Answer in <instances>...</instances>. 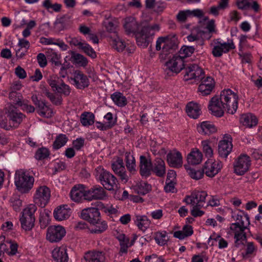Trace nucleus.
<instances>
[{
    "label": "nucleus",
    "mask_w": 262,
    "mask_h": 262,
    "mask_svg": "<svg viewBox=\"0 0 262 262\" xmlns=\"http://www.w3.org/2000/svg\"><path fill=\"white\" fill-rule=\"evenodd\" d=\"M124 28L127 34L135 35L137 45L144 48L148 46L156 33L160 30L159 24L142 23L139 25L136 20L131 17L125 19Z\"/></svg>",
    "instance_id": "f257e3e1"
},
{
    "label": "nucleus",
    "mask_w": 262,
    "mask_h": 262,
    "mask_svg": "<svg viewBox=\"0 0 262 262\" xmlns=\"http://www.w3.org/2000/svg\"><path fill=\"white\" fill-rule=\"evenodd\" d=\"M238 96L230 89L223 90L220 97L217 96L211 98L209 105V109L212 114L216 117L223 116L224 111L234 114L238 107Z\"/></svg>",
    "instance_id": "f03ea898"
},
{
    "label": "nucleus",
    "mask_w": 262,
    "mask_h": 262,
    "mask_svg": "<svg viewBox=\"0 0 262 262\" xmlns=\"http://www.w3.org/2000/svg\"><path fill=\"white\" fill-rule=\"evenodd\" d=\"M179 41L175 34H170L166 36L159 37L156 41V49L157 51L162 49L160 57L165 59L168 53L178 48Z\"/></svg>",
    "instance_id": "7ed1b4c3"
},
{
    "label": "nucleus",
    "mask_w": 262,
    "mask_h": 262,
    "mask_svg": "<svg viewBox=\"0 0 262 262\" xmlns=\"http://www.w3.org/2000/svg\"><path fill=\"white\" fill-rule=\"evenodd\" d=\"M34 178L24 169L15 172L14 183L17 190L21 193H28L33 186Z\"/></svg>",
    "instance_id": "20e7f679"
},
{
    "label": "nucleus",
    "mask_w": 262,
    "mask_h": 262,
    "mask_svg": "<svg viewBox=\"0 0 262 262\" xmlns=\"http://www.w3.org/2000/svg\"><path fill=\"white\" fill-rule=\"evenodd\" d=\"M247 226L244 225V221L236 222L230 225L228 233L233 236L234 239V247L239 248L244 245L247 239V235L245 232Z\"/></svg>",
    "instance_id": "39448f33"
},
{
    "label": "nucleus",
    "mask_w": 262,
    "mask_h": 262,
    "mask_svg": "<svg viewBox=\"0 0 262 262\" xmlns=\"http://www.w3.org/2000/svg\"><path fill=\"white\" fill-rule=\"evenodd\" d=\"M34 204H30L23 210L22 216L20 219L21 226L26 231L31 230L34 226L35 218L34 213L37 210Z\"/></svg>",
    "instance_id": "423d86ee"
},
{
    "label": "nucleus",
    "mask_w": 262,
    "mask_h": 262,
    "mask_svg": "<svg viewBox=\"0 0 262 262\" xmlns=\"http://www.w3.org/2000/svg\"><path fill=\"white\" fill-rule=\"evenodd\" d=\"M210 45L212 47V54L215 57H220L224 53H227L230 50L235 48L232 39L224 42L220 38L215 39L212 41Z\"/></svg>",
    "instance_id": "0eeeda50"
},
{
    "label": "nucleus",
    "mask_w": 262,
    "mask_h": 262,
    "mask_svg": "<svg viewBox=\"0 0 262 262\" xmlns=\"http://www.w3.org/2000/svg\"><path fill=\"white\" fill-rule=\"evenodd\" d=\"M183 70V79L184 81L190 80H200L205 75L203 69L198 64L192 63L188 65L183 64L181 71Z\"/></svg>",
    "instance_id": "6e6552de"
},
{
    "label": "nucleus",
    "mask_w": 262,
    "mask_h": 262,
    "mask_svg": "<svg viewBox=\"0 0 262 262\" xmlns=\"http://www.w3.org/2000/svg\"><path fill=\"white\" fill-rule=\"evenodd\" d=\"M251 165L250 157L246 154H241L234 159L233 171L236 175H244L249 170Z\"/></svg>",
    "instance_id": "1a4fd4ad"
},
{
    "label": "nucleus",
    "mask_w": 262,
    "mask_h": 262,
    "mask_svg": "<svg viewBox=\"0 0 262 262\" xmlns=\"http://www.w3.org/2000/svg\"><path fill=\"white\" fill-rule=\"evenodd\" d=\"M208 196L205 191H194L190 195H187L183 199V202L187 205H194L197 206L205 207L206 199Z\"/></svg>",
    "instance_id": "9d476101"
},
{
    "label": "nucleus",
    "mask_w": 262,
    "mask_h": 262,
    "mask_svg": "<svg viewBox=\"0 0 262 262\" xmlns=\"http://www.w3.org/2000/svg\"><path fill=\"white\" fill-rule=\"evenodd\" d=\"M51 196L50 189L46 186L38 187L33 196L34 202L38 206L43 207L49 202Z\"/></svg>",
    "instance_id": "9b49d317"
},
{
    "label": "nucleus",
    "mask_w": 262,
    "mask_h": 262,
    "mask_svg": "<svg viewBox=\"0 0 262 262\" xmlns=\"http://www.w3.org/2000/svg\"><path fill=\"white\" fill-rule=\"evenodd\" d=\"M99 180L105 189L111 191L117 188V180L110 172L102 169L99 172Z\"/></svg>",
    "instance_id": "f8f14e48"
},
{
    "label": "nucleus",
    "mask_w": 262,
    "mask_h": 262,
    "mask_svg": "<svg viewBox=\"0 0 262 262\" xmlns=\"http://www.w3.org/2000/svg\"><path fill=\"white\" fill-rule=\"evenodd\" d=\"M66 231L61 226H51L47 230L46 239L50 243H57L65 236Z\"/></svg>",
    "instance_id": "ddd939ff"
},
{
    "label": "nucleus",
    "mask_w": 262,
    "mask_h": 262,
    "mask_svg": "<svg viewBox=\"0 0 262 262\" xmlns=\"http://www.w3.org/2000/svg\"><path fill=\"white\" fill-rule=\"evenodd\" d=\"M222 167L220 161L210 159L205 162L203 169L207 177L213 178L220 171Z\"/></svg>",
    "instance_id": "4468645a"
},
{
    "label": "nucleus",
    "mask_w": 262,
    "mask_h": 262,
    "mask_svg": "<svg viewBox=\"0 0 262 262\" xmlns=\"http://www.w3.org/2000/svg\"><path fill=\"white\" fill-rule=\"evenodd\" d=\"M201 81L198 87V92L200 94L203 96H207L211 94L215 86V81L211 76L205 77V75L200 78Z\"/></svg>",
    "instance_id": "2eb2a0df"
},
{
    "label": "nucleus",
    "mask_w": 262,
    "mask_h": 262,
    "mask_svg": "<svg viewBox=\"0 0 262 262\" xmlns=\"http://www.w3.org/2000/svg\"><path fill=\"white\" fill-rule=\"evenodd\" d=\"M104 189L99 185H95L86 191L85 200L91 201L95 200H103L107 198Z\"/></svg>",
    "instance_id": "dca6fc26"
},
{
    "label": "nucleus",
    "mask_w": 262,
    "mask_h": 262,
    "mask_svg": "<svg viewBox=\"0 0 262 262\" xmlns=\"http://www.w3.org/2000/svg\"><path fill=\"white\" fill-rule=\"evenodd\" d=\"M233 145L230 136H224L218 145V153L221 158H226L232 151Z\"/></svg>",
    "instance_id": "f3484780"
},
{
    "label": "nucleus",
    "mask_w": 262,
    "mask_h": 262,
    "mask_svg": "<svg viewBox=\"0 0 262 262\" xmlns=\"http://www.w3.org/2000/svg\"><path fill=\"white\" fill-rule=\"evenodd\" d=\"M81 217L85 221H87L91 224L96 223L100 217V213L98 209L91 207L83 209L80 214Z\"/></svg>",
    "instance_id": "a211bd4d"
},
{
    "label": "nucleus",
    "mask_w": 262,
    "mask_h": 262,
    "mask_svg": "<svg viewBox=\"0 0 262 262\" xmlns=\"http://www.w3.org/2000/svg\"><path fill=\"white\" fill-rule=\"evenodd\" d=\"M73 78L71 79L74 81V85L78 89H83L89 85V80L86 75L81 71L76 70L73 73Z\"/></svg>",
    "instance_id": "6ab92c4d"
},
{
    "label": "nucleus",
    "mask_w": 262,
    "mask_h": 262,
    "mask_svg": "<svg viewBox=\"0 0 262 262\" xmlns=\"http://www.w3.org/2000/svg\"><path fill=\"white\" fill-rule=\"evenodd\" d=\"M8 117L13 125L17 127L26 116L20 112L14 106L11 105L8 109Z\"/></svg>",
    "instance_id": "aec40b11"
},
{
    "label": "nucleus",
    "mask_w": 262,
    "mask_h": 262,
    "mask_svg": "<svg viewBox=\"0 0 262 262\" xmlns=\"http://www.w3.org/2000/svg\"><path fill=\"white\" fill-rule=\"evenodd\" d=\"M112 168L114 172L117 174L124 183L128 180V177L126 174L125 168L124 166L123 160L118 158L112 164Z\"/></svg>",
    "instance_id": "412c9836"
},
{
    "label": "nucleus",
    "mask_w": 262,
    "mask_h": 262,
    "mask_svg": "<svg viewBox=\"0 0 262 262\" xmlns=\"http://www.w3.org/2000/svg\"><path fill=\"white\" fill-rule=\"evenodd\" d=\"M152 171V164L150 159L144 156L140 157V173L142 177H147Z\"/></svg>",
    "instance_id": "4be33fe9"
},
{
    "label": "nucleus",
    "mask_w": 262,
    "mask_h": 262,
    "mask_svg": "<svg viewBox=\"0 0 262 262\" xmlns=\"http://www.w3.org/2000/svg\"><path fill=\"white\" fill-rule=\"evenodd\" d=\"M108 38L111 47L118 52H122L126 47L125 42L116 32L110 34Z\"/></svg>",
    "instance_id": "5701e85b"
},
{
    "label": "nucleus",
    "mask_w": 262,
    "mask_h": 262,
    "mask_svg": "<svg viewBox=\"0 0 262 262\" xmlns=\"http://www.w3.org/2000/svg\"><path fill=\"white\" fill-rule=\"evenodd\" d=\"M105 254L102 251H89L85 254L81 262H104Z\"/></svg>",
    "instance_id": "b1692460"
},
{
    "label": "nucleus",
    "mask_w": 262,
    "mask_h": 262,
    "mask_svg": "<svg viewBox=\"0 0 262 262\" xmlns=\"http://www.w3.org/2000/svg\"><path fill=\"white\" fill-rule=\"evenodd\" d=\"M86 191L84 189L83 185L74 186L70 192L71 199L76 202H80L83 200H85Z\"/></svg>",
    "instance_id": "393cba45"
},
{
    "label": "nucleus",
    "mask_w": 262,
    "mask_h": 262,
    "mask_svg": "<svg viewBox=\"0 0 262 262\" xmlns=\"http://www.w3.org/2000/svg\"><path fill=\"white\" fill-rule=\"evenodd\" d=\"M245 241L244 251L242 253L243 258L248 259L254 257L258 250L257 245L253 242H247V240Z\"/></svg>",
    "instance_id": "a878e982"
},
{
    "label": "nucleus",
    "mask_w": 262,
    "mask_h": 262,
    "mask_svg": "<svg viewBox=\"0 0 262 262\" xmlns=\"http://www.w3.org/2000/svg\"><path fill=\"white\" fill-rule=\"evenodd\" d=\"M108 228V224L106 221L101 218L96 223L91 224L89 230L91 233L99 234L105 231Z\"/></svg>",
    "instance_id": "bb28decb"
},
{
    "label": "nucleus",
    "mask_w": 262,
    "mask_h": 262,
    "mask_svg": "<svg viewBox=\"0 0 262 262\" xmlns=\"http://www.w3.org/2000/svg\"><path fill=\"white\" fill-rule=\"evenodd\" d=\"M180 51L178 52L175 54L172 59L167 61L165 63V67H166L165 70L169 71L178 74L180 72V69L178 67V64L180 61Z\"/></svg>",
    "instance_id": "cd10ccee"
},
{
    "label": "nucleus",
    "mask_w": 262,
    "mask_h": 262,
    "mask_svg": "<svg viewBox=\"0 0 262 262\" xmlns=\"http://www.w3.org/2000/svg\"><path fill=\"white\" fill-rule=\"evenodd\" d=\"M187 115L193 118L197 119L201 114V109L198 103L193 101L189 102L186 106Z\"/></svg>",
    "instance_id": "c85d7f7f"
},
{
    "label": "nucleus",
    "mask_w": 262,
    "mask_h": 262,
    "mask_svg": "<svg viewBox=\"0 0 262 262\" xmlns=\"http://www.w3.org/2000/svg\"><path fill=\"white\" fill-rule=\"evenodd\" d=\"M52 255L57 262H68L69 259L67 250L63 246L55 248L52 252Z\"/></svg>",
    "instance_id": "c756f323"
},
{
    "label": "nucleus",
    "mask_w": 262,
    "mask_h": 262,
    "mask_svg": "<svg viewBox=\"0 0 262 262\" xmlns=\"http://www.w3.org/2000/svg\"><path fill=\"white\" fill-rule=\"evenodd\" d=\"M198 132L202 135H210L216 131L214 125L209 121H203L197 126Z\"/></svg>",
    "instance_id": "7c9ffc66"
},
{
    "label": "nucleus",
    "mask_w": 262,
    "mask_h": 262,
    "mask_svg": "<svg viewBox=\"0 0 262 262\" xmlns=\"http://www.w3.org/2000/svg\"><path fill=\"white\" fill-rule=\"evenodd\" d=\"M152 171L159 177H163L166 173V167L164 161L161 158H156L152 166Z\"/></svg>",
    "instance_id": "2f4dec72"
},
{
    "label": "nucleus",
    "mask_w": 262,
    "mask_h": 262,
    "mask_svg": "<svg viewBox=\"0 0 262 262\" xmlns=\"http://www.w3.org/2000/svg\"><path fill=\"white\" fill-rule=\"evenodd\" d=\"M256 117L251 113L243 114L240 118V122L243 125L251 128L257 123Z\"/></svg>",
    "instance_id": "473e14b6"
},
{
    "label": "nucleus",
    "mask_w": 262,
    "mask_h": 262,
    "mask_svg": "<svg viewBox=\"0 0 262 262\" xmlns=\"http://www.w3.org/2000/svg\"><path fill=\"white\" fill-rule=\"evenodd\" d=\"M167 162L172 167H178L180 164V153L175 150L169 152L167 155Z\"/></svg>",
    "instance_id": "72a5a7b5"
},
{
    "label": "nucleus",
    "mask_w": 262,
    "mask_h": 262,
    "mask_svg": "<svg viewBox=\"0 0 262 262\" xmlns=\"http://www.w3.org/2000/svg\"><path fill=\"white\" fill-rule=\"evenodd\" d=\"M203 160V155L199 150H192L187 156V160L189 164L196 165L200 164Z\"/></svg>",
    "instance_id": "f704fd0d"
},
{
    "label": "nucleus",
    "mask_w": 262,
    "mask_h": 262,
    "mask_svg": "<svg viewBox=\"0 0 262 262\" xmlns=\"http://www.w3.org/2000/svg\"><path fill=\"white\" fill-rule=\"evenodd\" d=\"M70 210L60 206L55 210L54 216L56 220L62 221L68 219L70 216Z\"/></svg>",
    "instance_id": "c9c22d12"
},
{
    "label": "nucleus",
    "mask_w": 262,
    "mask_h": 262,
    "mask_svg": "<svg viewBox=\"0 0 262 262\" xmlns=\"http://www.w3.org/2000/svg\"><path fill=\"white\" fill-rule=\"evenodd\" d=\"M135 223L139 229L145 231L149 226L150 221L145 215H136Z\"/></svg>",
    "instance_id": "e433bc0d"
},
{
    "label": "nucleus",
    "mask_w": 262,
    "mask_h": 262,
    "mask_svg": "<svg viewBox=\"0 0 262 262\" xmlns=\"http://www.w3.org/2000/svg\"><path fill=\"white\" fill-rule=\"evenodd\" d=\"M185 169L188 174L193 179L198 180L202 179L205 173L203 170H195L190 167L189 165H185Z\"/></svg>",
    "instance_id": "4c0bfd02"
},
{
    "label": "nucleus",
    "mask_w": 262,
    "mask_h": 262,
    "mask_svg": "<svg viewBox=\"0 0 262 262\" xmlns=\"http://www.w3.org/2000/svg\"><path fill=\"white\" fill-rule=\"evenodd\" d=\"M95 116L91 112H84L81 115L80 122L83 126H89L94 123Z\"/></svg>",
    "instance_id": "58836bf2"
},
{
    "label": "nucleus",
    "mask_w": 262,
    "mask_h": 262,
    "mask_svg": "<svg viewBox=\"0 0 262 262\" xmlns=\"http://www.w3.org/2000/svg\"><path fill=\"white\" fill-rule=\"evenodd\" d=\"M111 98L114 102L119 106L122 107L127 104V100L121 93H114L111 95Z\"/></svg>",
    "instance_id": "ea45409f"
},
{
    "label": "nucleus",
    "mask_w": 262,
    "mask_h": 262,
    "mask_svg": "<svg viewBox=\"0 0 262 262\" xmlns=\"http://www.w3.org/2000/svg\"><path fill=\"white\" fill-rule=\"evenodd\" d=\"M31 99L34 104L40 111L39 114L42 116H45L46 115V112L48 109V107L46 105L45 102L43 101L38 100L36 95H33Z\"/></svg>",
    "instance_id": "a19ab883"
},
{
    "label": "nucleus",
    "mask_w": 262,
    "mask_h": 262,
    "mask_svg": "<svg viewBox=\"0 0 262 262\" xmlns=\"http://www.w3.org/2000/svg\"><path fill=\"white\" fill-rule=\"evenodd\" d=\"M202 150L206 157L211 158L213 156V150L212 143L209 140H203L201 142Z\"/></svg>",
    "instance_id": "79ce46f5"
},
{
    "label": "nucleus",
    "mask_w": 262,
    "mask_h": 262,
    "mask_svg": "<svg viewBox=\"0 0 262 262\" xmlns=\"http://www.w3.org/2000/svg\"><path fill=\"white\" fill-rule=\"evenodd\" d=\"M126 166L127 169L130 172H134L136 169V161L135 158L129 152H125Z\"/></svg>",
    "instance_id": "37998d69"
},
{
    "label": "nucleus",
    "mask_w": 262,
    "mask_h": 262,
    "mask_svg": "<svg viewBox=\"0 0 262 262\" xmlns=\"http://www.w3.org/2000/svg\"><path fill=\"white\" fill-rule=\"evenodd\" d=\"M68 140V137L66 135L60 134L56 137L53 144V148L58 149L63 146Z\"/></svg>",
    "instance_id": "c03bdc74"
},
{
    "label": "nucleus",
    "mask_w": 262,
    "mask_h": 262,
    "mask_svg": "<svg viewBox=\"0 0 262 262\" xmlns=\"http://www.w3.org/2000/svg\"><path fill=\"white\" fill-rule=\"evenodd\" d=\"M63 80L57 77H51L48 80V82L50 86L52 88L53 91H57L58 88L62 84Z\"/></svg>",
    "instance_id": "a18cd8bd"
},
{
    "label": "nucleus",
    "mask_w": 262,
    "mask_h": 262,
    "mask_svg": "<svg viewBox=\"0 0 262 262\" xmlns=\"http://www.w3.org/2000/svg\"><path fill=\"white\" fill-rule=\"evenodd\" d=\"M151 189V186L144 182H141L137 185V191L140 194L144 195Z\"/></svg>",
    "instance_id": "49530a36"
},
{
    "label": "nucleus",
    "mask_w": 262,
    "mask_h": 262,
    "mask_svg": "<svg viewBox=\"0 0 262 262\" xmlns=\"http://www.w3.org/2000/svg\"><path fill=\"white\" fill-rule=\"evenodd\" d=\"M42 6L48 11H49L50 9H52L56 12L60 11L62 7L60 4L55 3L52 4L51 0H45L42 3Z\"/></svg>",
    "instance_id": "de8ad7c7"
},
{
    "label": "nucleus",
    "mask_w": 262,
    "mask_h": 262,
    "mask_svg": "<svg viewBox=\"0 0 262 262\" xmlns=\"http://www.w3.org/2000/svg\"><path fill=\"white\" fill-rule=\"evenodd\" d=\"M50 155L49 149L45 147L38 148L35 155L36 159L38 160H42L48 158Z\"/></svg>",
    "instance_id": "09e8293b"
},
{
    "label": "nucleus",
    "mask_w": 262,
    "mask_h": 262,
    "mask_svg": "<svg viewBox=\"0 0 262 262\" xmlns=\"http://www.w3.org/2000/svg\"><path fill=\"white\" fill-rule=\"evenodd\" d=\"M43 93L55 105H58L61 104L62 99L61 97H56L53 93L50 92L47 90H45Z\"/></svg>",
    "instance_id": "8fccbe9b"
},
{
    "label": "nucleus",
    "mask_w": 262,
    "mask_h": 262,
    "mask_svg": "<svg viewBox=\"0 0 262 262\" xmlns=\"http://www.w3.org/2000/svg\"><path fill=\"white\" fill-rule=\"evenodd\" d=\"M81 50L88 56L94 58L96 57V52L94 49L88 43L84 42V44L81 48Z\"/></svg>",
    "instance_id": "3c124183"
},
{
    "label": "nucleus",
    "mask_w": 262,
    "mask_h": 262,
    "mask_svg": "<svg viewBox=\"0 0 262 262\" xmlns=\"http://www.w3.org/2000/svg\"><path fill=\"white\" fill-rule=\"evenodd\" d=\"M193 233L192 226L190 225H185L181 230V239L191 236Z\"/></svg>",
    "instance_id": "603ef678"
},
{
    "label": "nucleus",
    "mask_w": 262,
    "mask_h": 262,
    "mask_svg": "<svg viewBox=\"0 0 262 262\" xmlns=\"http://www.w3.org/2000/svg\"><path fill=\"white\" fill-rule=\"evenodd\" d=\"M181 60L185 57L190 56L194 52V49L192 47L183 46L181 47Z\"/></svg>",
    "instance_id": "864d4df0"
},
{
    "label": "nucleus",
    "mask_w": 262,
    "mask_h": 262,
    "mask_svg": "<svg viewBox=\"0 0 262 262\" xmlns=\"http://www.w3.org/2000/svg\"><path fill=\"white\" fill-rule=\"evenodd\" d=\"M193 206L191 209V214L194 217H200L203 215L205 212L201 209L205 208V207L197 206V205H192Z\"/></svg>",
    "instance_id": "5fc2aeb1"
},
{
    "label": "nucleus",
    "mask_w": 262,
    "mask_h": 262,
    "mask_svg": "<svg viewBox=\"0 0 262 262\" xmlns=\"http://www.w3.org/2000/svg\"><path fill=\"white\" fill-rule=\"evenodd\" d=\"M16 104L21 106V109L23 111H26L27 113H33L35 111V108L33 106L29 105L24 101H17Z\"/></svg>",
    "instance_id": "6e6d98bb"
},
{
    "label": "nucleus",
    "mask_w": 262,
    "mask_h": 262,
    "mask_svg": "<svg viewBox=\"0 0 262 262\" xmlns=\"http://www.w3.org/2000/svg\"><path fill=\"white\" fill-rule=\"evenodd\" d=\"M71 57L76 63H80L82 65H86L88 62L86 59L80 54L73 53Z\"/></svg>",
    "instance_id": "4d7b16f0"
},
{
    "label": "nucleus",
    "mask_w": 262,
    "mask_h": 262,
    "mask_svg": "<svg viewBox=\"0 0 262 262\" xmlns=\"http://www.w3.org/2000/svg\"><path fill=\"white\" fill-rule=\"evenodd\" d=\"M57 92L67 96L70 95L71 90L69 86L63 82L62 84H61L60 87L58 88V90Z\"/></svg>",
    "instance_id": "13d9d810"
},
{
    "label": "nucleus",
    "mask_w": 262,
    "mask_h": 262,
    "mask_svg": "<svg viewBox=\"0 0 262 262\" xmlns=\"http://www.w3.org/2000/svg\"><path fill=\"white\" fill-rule=\"evenodd\" d=\"M104 118L106 120V122H105L107 125L111 124L110 128H112L116 123V118L114 119L113 114L110 112L107 113L104 116Z\"/></svg>",
    "instance_id": "bf43d9fd"
},
{
    "label": "nucleus",
    "mask_w": 262,
    "mask_h": 262,
    "mask_svg": "<svg viewBox=\"0 0 262 262\" xmlns=\"http://www.w3.org/2000/svg\"><path fill=\"white\" fill-rule=\"evenodd\" d=\"M6 243L10 245V251L8 250V254L9 255H14L17 252L18 245L16 243L11 242V241H6Z\"/></svg>",
    "instance_id": "052dcab7"
},
{
    "label": "nucleus",
    "mask_w": 262,
    "mask_h": 262,
    "mask_svg": "<svg viewBox=\"0 0 262 262\" xmlns=\"http://www.w3.org/2000/svg\"><path fill=\"white\" fill-rule=\"evenodd\" d=\"M174 182L172 181H166V185L164 186V190L166 192H175L176 191V188H175Z\"/></svg>",
    "instance_id": "680f3d73"
},
{
    "label": "nucleus",
    "mask_w": 262,
    "mask_h": 262,
    "mask_svg": "<svg viewBox=\"0 0 262 262\" xmlns=\"http://www.w3.org/2000/svg\"><path fill=\"white\" fill-rule=\"evenodd\" d=\"M236 5L241 10H246L250 7V3L248 0H238Z\"/></svg>",
    "instance_id": "e2e57ef3"
},
{
    "label": "nucleus",
    "mask_w": 262,
    "mask_h": 262,
    "mask_svg": "<svg viewBox=\"0 0 262 262\" xmlns=\"http://www.w3.org/2000/svg\"><path fill=\"white\" fill-rule=\"evenodd\" d=\"M37 60L40 67L43 68L47 66V61L44 54L39 53L37 56Z\"/></svg>",
    "instance_id": "0e129e2a"
},
{
    "label": "nucleus",
    "mask_w": 262,
    "mask_h": 262,
    "mask_svg": "<svg viewBox=\"0 0 262 262\" xmlns=\"http://www.w3.org/2000/svg\"><path fill=\"white\" fill-rule=\"evenodd\" d=\"M155 239L159 245H164L166 244L167 240L166 238V233H160L159 235H157Z\"/></svg>",
    "instance_id": "69168bd1"
},
{
    "label": "nucleus",
    "mask_w": 262,
    "mask_h": 262,
    "mask_svg": "<svg viewBox=\"0 0 262 262\" xmlns=\"http://www.w3.org/2000/svg\"><path fill=\"white\" fill-rule=\"evenodd\" d=\"M145 260L148 262H164L163 259L158 257L157 255L154 254L147 256L145 257Z\"/></svg>",
    "instance_id": "338daca9"
},
{
    "label": "nucleus",
    "mask_w": 262,
    "mask_h": 262,
    "mask_svg": "<svg viewBox=\"0 0 262 262\" xmlns=\"http://www.w3.org/2000/svg\"><path fill=\"white\" fill-rule=\"evenodd\" d=\"M15 74L20 79H24L27 76V74L24 69L18 66L15 69Z\"/></svg>",
    "instance_id": "774afa93"
}]
</instances>
